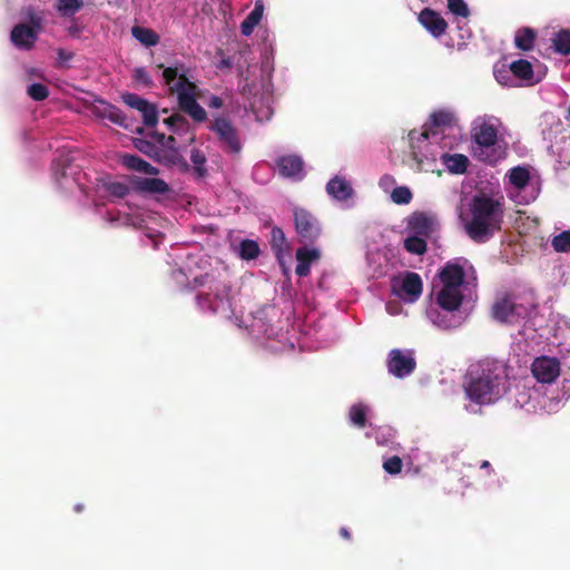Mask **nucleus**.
Returning <instances> with one entry per match:
<instances>
[{
	"mask_svg": "<svg viewBox=\"0 0 570 570\" xmlns=\"http://www.w3.org/2000/svg\"><path fill=\"white\" fill-rule=\"evenodd\" d=\"M121 164L130 170L139 171L146 175L156 176L159 169L137 155L125 154L121 156Z\"/></svg>",
	"mask_w": 570,
	"mask_h": 570,
	"instance_id": "24",
	"label": "nucleus"
},
{
	"mask_svg": "<svg viewBox=\"0 0 570 570\" xmlns=\"http://www.w3.org/2000/svg\"><path fill=\"white\" fill-rule=\"evenodd\" d=\"M261 250L258 243L252 239H244L239 245V256L243 259L250 261L258 257Z\"/></svg>",
	"mask_w": 570,
	"mask_h": 570,
	"instance_id": "37",
	"label": "nucleus"
},
{
	"mask_svg": "<svg viewBox=\"0 0 570 570\" xmlns=\"http://www.w3.org/2000/svg\"><path fill=\"white\" fill-rule=\"evenodd\" d=\"M419 22L435 38L441 37L448 29V22L433 9L424 8L417 17Z\"/></svg>",
	"mask_w": 570,
	"mask_h": 570,
	"instance_id": "15",
	"label": "nucleus"
},
{
	"mask_svg": "<svg viewBox=\"0 0 570 570\" xmlns=\"http://www.w3.org/2000/svg\"><path fill=\"white\" fill-rule=\"evenodd\" d=\"M122 100L127 106H129L130 108L137 109L138 111L141 108H146V106H147V100L139 97L136 94H125L122 96Z\"/></svg>",
	"mask_w": 570,
	"mask_h": 570,
	"instance_id": "47",
	"label": "nucleus"
},
{
	"mask_svg": "<svg viewBox=\"0 0 570 570\" xmlns=\"http://www.w3.org/2000/svg\"><path fill=\"white\" fill-rule=\"evenodd\" d=\"M422 289L423 283L420 275L414 272H407L402 279L400 288H394V292L397 296L414 302L421 296Z\"/></svg>",
	"mask_w": 570,
	"mask_h": 570,
	"instance_id": "16",
	"label": "nucleus"
},
{
	"mask_svg": "<svg viewBox=\"0 0 570 570\" xmlns=\"http://www.w3.org/2000/svg\"><path fill=\"white\" fill-rule=\"evenodd\" d=\"M409 139L411 145V156L416 164V169L424 173H435L440 176L442 170L438 168L436 154L423 153V148H429L435 142L432 140L417 141L415 129L410 131Z\"/></svg>",
	"mask_w": 570,
	"mask_h": 570,
	"instance_id": "9",
	"label": "nucleus"
},
{
	"mask_svg": "<svg viewBox=\"0 0 570 570\" xmlns=\"http://www.w3.org/2000/svg\"><path fill=\"white\" fill-rule=\"evenodd\" d=\"M276 164L279 174L291 178H299L304 166L303 159L297 155L281 156Z\"/></svg>",
	"mask_w": 570,
	"mask_h": 570,
	"instance_id": "20",
	"label": "nucleus"
},
{
	"mask_svg": "<svg viewBox=\"0 0 570 570\" xmlns=\"http://www.w3.org/2000/svg\"><path fill=\"white\" fill-rule=\"evenodd\" d=\"M554 52L569 56L570 55V29H561L551 38Z\"/></svg>",
	"mask_w": 570,
	"mask_h": 570,
	"instance_id": "31",
	"label": "nucleus"
},
{
	"mask_svg": "<svg viewBox=\"0 0 570 570\" xmlns=\"http://www.w3.org/2000/svg\"><path fill=\"white\" fill-rule=\"evenodd\" d=\"M435 302L442 309L454 312L462 305L463 293L459 287L441 285L435 293Z\"/></svg>",
	"mask_w": 570,
	"mask_h": 570,
	"instance_id": "14",
	"label": "nucleus"
},
{
	"mask_svg": "<svg viewBox=\"0 0 570 570\" xmlns=\"http://www.w3.org/2000/svg\"><path fill=\"white\" fill-rule=\"evenodd\" d=\"M131 183L141 193L164 195L169 191L168 184L160 178L134 177Z\"/></svg>",
	"mask_w": 570,
	"mask_h": 570,
	"instance_id": "22",
	"label": "nucleus"
},
{
	"mask_svg": "<svg viewBox=\"0 0 570 570\" xmlns=\"http://www.w3.org/2000/svg\"><path fill=\"white\" fill-rule=\"evenodd\" d=\"M134 79L135 81L144 85L145 87H154V81L149 73L145 70V68H136L134 70Z\"/></svg>",
	"mask_w": 570,
	"mask_h": 570,
	"instance_id": "48",
	"label": "nucleus"
},
{
	"mask_svg": "<svg viewBox=\"0 0 570 570\" xmlns=\"http://www.w3.org/2000/svg\"><path fill=\"white\" fill-rule=\"evenodd\" d=\"M208 106L210 108H220L223 107V99L218 96H212L208 101Z\"/></svg>",
	"mask_w": 570,
	"mask_h": 570,
	"instance_id": "54",
	"label": "nucleus"
},
{
	"mask_svg": "<svg viewBox=\"0 0 570 570\" xmlns=\"http://www.w3.org/2000/svg\"><path fill=\"white\" fill-rule=\"evenodd\" d=\"M551 245L558 253L570 252V230H564L556 235L551 240Z\"/></svg>",
	"mask_w": 570,
	"mask_h": 570,
	"instance_id": "40",
	"label": "nucleus"
},
{
	"mask_svg": "<svg viewBox=\"0 0 570 570\" xmlns=\"http://www.w3.org/2000/svg\"><path fill=\"white\" fill-rule=\"evenodd\" d=\"M81 32H82V27L76 22L71 23L68 27V33L73 38H78Z\"/></svg>",
	"mask_w": 570,
	"mask_h": 570,
	"instance_id": "52",
	"label": "nucleus"
},
{
	"mask_svg": "<svg viewBox=\"0 0 570 570\" xmlns=\"http://www.w3.org/2000/svg\"><path fill=\"white\" fill-rule=\"evenodd\" d=\"M135 147L139 151H141L142 154H145L146 156L150 157L151 159L161 165L177 166L184 171H187L189 169L188 163L178 150H167L166 148L160 149L155 144L145 139H137L135 142Z\"/></svg>",
	"mask_w": 570,
	"mask_h": 570,
	"instance_id": "8",
	"label": "nucleus"
},
{
	"mask_svg": "<svg viewBox=\"0 0 570 570\" xmlns=\"http://www.w3.org/2000/svg\"><path fill=\"white\" fill-rule=\"evenodd\" d=\"M424 238L425 237L415 234L413 236L406 237L404 239L405 250L414 255H423L428 249Z\"/></svg>",
	"mask_w": 570,
	"mask_h": 570,
	"instance_id": "35",
	"label": "nucleus"
},
{
	"mask_svg": "<svg viewBox=\"0 0 570 570\" xmlns=\"http://www.w3.org/2000/svg\"><path fill=\"white\" fill-rule=\"evenodd\" d=\"M448 8L458 17L466 18L470 13L466 3L463 0H448Z\"/></svg>",
	"mask_w": 570,
	"mask_h": 570,
	"instance_id": "46",
	"label": "nucleus"
},
{
	"mask_svg": "<svg viewBox=\"0 0 570 570\" xmlns=\"http://www.w3.org/2000/svg\"><path fill=\"white\" fill-rule=\"evenodd\" d=\"M441 285L454 286L461 288L464 283V268L455 263L448 262L438 274Z\"/></svg>",
	"mask_w": 570,
	"mask_h": 570,
	"instance_id": "18",
	"label": "nucleus"
},
{
	"mask_svg": "<svg viewBox=\"0 0 570 570\" xmlns=\"http://www.w3.org/2000/svg\"><path fill=\"white\" fill-rule=\"evenodd\" d=\"M413 194L406 186L395 187L391 193V199L397 205H407L411 203Z\"/></svg>",
	"mask_w": 570,
	"mask_h": 570,
	"instance_id": "38",
	"label": "nucleus"
},
{
	"mask_svg": "<svg viewBox=\"0 0 570 570\" xmlns=\"http://www.w3.org/2000/svg\"><path fill=\"white\" fill-rule=\"evenodd\" d=\"M271 246L278 261L288 252V244L282 228L273 227L271 230Z\"/></svg>",
	"mask_w": 570,
	"mask_h": 570,
	"instance_id": "26",
	"label": "nucleus"
},
{
	"mask_svg": "<svg viewBox=\"0 0 570 570\" xmlns=\"http://www.w3.org/2000/svg\"><path fill=\"white\" fill-rule=\"evenodd\" d=\"M403 462L400 456L393 455L384 461L383 469L386 473L395 475L402 470Z\"/></svg>",
	"mask_w": 570,
	"mask_h": 570,
	"instance_id": "45",
	"label": "nucleus"
},
{
	"mask_svg": "<svg viewBox=\"0 0 570 570\" xmlns=\"http://www.w3.org/2000/svg\"><path fill=\"white\" fill-rule=\"evenodd\" d=\"M535 304L532 296L523 297L513 293H505L498 297L491 308V316L499 323L518 325L530 316Z\"/></svg>",
	"mask_w": 570,
	"mask_h": 570,
	"instance_id": "5",
	"label": "nucleus"
},
{
	"mask_svg": "<svg viewBox=\"0 0 570 570\" xmlns=\"http://www.w3.org/2000/svg\"><path fill=\"white\" fill-rule=\"evenodd\" d=\"M509 181L517 189H523L530 181V173L527 168L517 166L510 170Z\"/></svg>",
	"mask_w": 570,
	"mask_h": 570,
	"instance_id": "33",
	"label": "nucleus"
},
{
	"mask_svg": "<svg viewBox=\"0 0 570 570\" xmlns=\"http://www.w3.org/2000/svg\"><path fill=\"white\" fill-rule=\"evenodd\" d=\"M264 6L261 1H256L254 9L240 23V31L244 36L252 35L254 28L259 23L263 17Z\"/></svg>",
	"mask_w": 570,
	"mask_h": 570,
	"instance_id": "27",
	"label": "nucleus"
},
{
	"mask_svg": "<svg viewBox=\"0 0 570 570\" xmlns=\"http://www.w3.org/2000/svg\"><path fill=\"white\" fill-rule=\"evenodd\" d=\"M73 509H75L76 512L79 513V512H81L85 509V507H83V504L78 503V504L75 505Z\"/></svg>",
	"mask_w": 570,
	"mask_h": 570,
	"instance_id": "59",
	"label": "nucleus"
},
{
	"mask_svg": "<svg viewBox=\"0 0 570 570\" xmlns=\"http://www.w3.org/2000/svg\"><path fill=\"white\" fill-rule=\"evenodd\" d=\"M157 68L163 69L164 82L168 87V92L176 95L179 110L188 115L196 122L205 121L207 112L197 102L199 88L194 81L189 80V68L179 61L169 67L159 63Z\"/></svg>",
	"mask_w": 570,
	"mask_h": 570,
	"instance_id": "4",
	"label": "nucleus"
},
{
	"mask_svg": "<svg viewBox=\"0 0 570 570\" xmlns=\"http://www.w3.org/2000/svg\"><path fill=\"white\" fill-rule=\"evenodd\" d=\"M535 39V30L529 27H523L517 31L514 45L518 49L522 51H529L533 48Z\"/></svg>",
	"mask_w": 570,
	"mask_h": 570,
	"instance_id": "28",
	"label": "nucleus"
},
{
	"mask_svg": "<svg viewBox=\"0 0 570 570\" xmlns=\"http://www.w3.org/2000/svg\"><path fill=\"white\" fill-rule=\"evenodd\" d=\"M340 534L345 539V540H350L351 539V533L350 531L346 529V528H341L340 529Z\"/></svg>",
	"mask_w": 570,
	"mask_h": 570,
	"instance_id": "57",
	"label": "nucleus"
},
{
	"mask_svg": "<svg viewBox=\"0 0 570 570\" xmlns=\"http://www.w3.org/2000/svg\"><path fill=\"white\" fill-rule=\"evenodd\" d=\"M27 92L29 97L36 101L45 100L49 96L48 88L45 85L38 82L31 83L28 87Z\"/></svg>",
	"mask_w": 570,
	"mask_h": 570,
	"instance_id": "44",
	"label": "nucleus"
},
{
	"mask_svg": "<svg viewBox=\"0 0 570 570\" xmlns=\"http://www.w3.org/2000/svg\"><path fill=\"white\" fill-rule=\"evenodd\" d=\"M83 7L82 0H57V10L63 17L75 16Z\"/></svg>",
	"mask_w": 570,
	"mask_h": 570,
	"instance_id": "36",
	"label": "nucleus"
},
{
	"mask_svg": "<svg viewBox=\"0 0 570 570\" xmlns=\"http://www.w3.org/2000/svg\"><path fill=\"white\" fill-rule=\"evenodd\" d=\"M293 217L299 243L313 245L322 235V225L318 218L303 207H295Z\"/></svg>",
	"mask_w": 570,
	"mask_h": 570,
	"instance_id": "7",
	"label": "nucleus"
},
{
	"mask_svg": "<svg viewBox=\"0 0 570 570\" xmlns=\"http://www.w3.org/2000/svg\"><path fill=\"white\" fill-rule=\"evenodd\" d=\"M31 22L33 27L27 23H18L11 30L10 40L17 48L30 50L35 47L41 26L39 19L32 18Z\"/></svg>",
	"mask_w": 570,
	"mask_h": 570,
	"instance_id": "12",
	"label": "nucleus"
},
{
	"mask_svg": "<svg viewBox=\"0 0 570 570\" xmlns=\"http://www.w3.org/2000/svg\"><path fill=\"white\" fill-rule=\"evenodd\" d=\"M508 390V374L500 362L483 360L469 367L464 381V391L470 401L476 404L494 403Z\"/></svg>",
	"mask_w": 570,
	"mask_h": 570,
	"instance_id": "2",
	"label": "nucleus"
},
{
	"mask_svg": "<svg viewBox=\"0 0 570 570\" xmlns=\"http://www.w3.org/2000/svg\"><path fill=\"white\" fill-rule=\"evenodd\" d=\"M105 189L117 198H124L129 194V187L122 181H109L104 184Z\"/></svg>",
	"mask_w": 570,
	"mask_h": 570,
	"instance_id": "43",
	"label": "nucleus"
},
{
	"mask_svg": "<svg viewBox=\"0 0 570 570\" xmlns=\"http://www.w3.org/2000/svg\"><path fill=\"white\" fill-rule=\"evenodd\" d=\"M510 70L517 78L528 81L530 83H534L533 68H532L531 62H529L528 60L519 59V60L513 61L510 65Z\"/></svg>",
	"mask_w": 570,
	"mask_h": 570,
	"instance_id": "30",
	"label": "nucleus"
},
{
	"mask_svg": "<svg viewBox=\"0 0 570 570\" xmlns=\"http://www.w3.org/2000/svg\"><path fill=\"white\" fill-rule=\"evenodd\" d=\"M57 56H58L60 61L67 62V61H69V60H71L73 58V52L67 51V50H65L62 48H59L57 50Z\"/></svg>",
	"mask_w": 570,
	"mask_h": 570,
	"instance_id": "50",
	"label": "nucleus"
},
{
	"mask_svg": "<svg viewBox=\"0 0 570 570\" xmlns=\"http://www.w3.org/2000/svg\"><path fill=\"white\" fill-rule=\"evenodd\" d=\"M473 138L479 146L489 148L497 144L498 130L495 126L489 122H482L474 128Z\"/></svg>",
	"mask_w": 570,
	"mask_h": 570,
	"instance_id": "23",
	"label": "nucleus"
},
{
	"mask_svg": "<svg viewBox=\"0 0 570 570\" xmlns=\"http://www.w3.org/2000/svg\"><path fill=\"white\" fill-rule=\"evenodd\" d=\"M208 128L217 135L219 142L228 153L238 154L242 150L238 131L230 120L225 117H217Z\"/></svg>",
	"mask_w": 570,
	"mask_h": 570,
	"instance_id": "10",
	"label": "nucleus"
},
{
	"mask_svg": "<svg viewBox=\"0 0 570 570\" xmlns=\"http://www.w3.org/2000/svg\"><path fill=\"white\" fill-rule=\"evenodd\" d=\"M233 67V61L230 58H224L220 60L218 68L219 69H230Z\"/></svg>",
	"mask_w": 570,
	"mask_h": 570,
	"instance_id": "55",
	"label": "nucleus"
},
{
	"mask_svg": "<svg viewBox=\"0 0 570 570\" xmlns=\"http://www.w3.org/2000/svg\"><path fill=\"white\" fill-rule=\"evenodd\" d=\"M386 365L390 374L397 379H403L414 372L416 361L412 351L394 348L389 353Z\"/></svg>",
	"mask_w": 570,
	"mask_h": 570,
	"instance_id": "11",
	"label": "nucleus"
},
{
	"mask_svg": "<svg viewBox=\"0 0 570 570\" xmlns=\"http://www.w3.org/2000/svg\"><path fill=\"white\" fill-rule=\"evenodd\" d=\"M436 226V219L422 212L413 213L407 220V227L415 235L430 237Z\"/></svg>",
	"mask_w": 570,
	"mask_h": 570,
	"instance_id": "17",
	"label": "nucleus"
},
{
	"mask_svg": "<svg viewBox=\"0 0 570 570\" xmlns=\"http://www.w3.org/2000/svg\"><path fill=\"white\" fill-rule=\"evenodd\" d=\"M194 141H195V135L191 132V136H190V138H189V142L191 144V142H194Z\"/></svg>",
	"mask_w": 570,
	"mask_h": 570,
	"instance_id": "60",
	"label": "nucleus"
},
{
	"mask_svg": "<svg viewBox=\"0 0 570 570\" xmlns=\"http://www.w3.org/2000/svg\"><path fill=\"white\" fill-rule=\"evenodd\" d=\"M326 191L338 202L347 200L354 194L350 181L340 176H335L326 184Z\"/></svg>",
	"mask_w": 570,
	"mask_h": 570,
	"instance_id": "21",
	"label": "nucleus"
},
{
	"mask_svg": "<svg viewBox=\"0 0 570 570\" xmlns=\"http://www.w3.org/2000/svg\"><path fill=\"white\" fill-rule=\"evenodd\" d=\"M366 414H367V406L362 403L353 404L348 410V419L350 422L358 428L364 429L366 426Z\"/></svg>",
	"mask_w": 570,
	"mask_h": 570,
	"instance_id": "32",
	"label": "nucleus"
},
{
	"mask_svg": "<svg viewBox=\"0 0 570 570\" xmlns=\"http://www.w3.org/2000/svg\"><path fill=\"white\" fill-rule=\"evenodd\" d=\"M190 160L193 163L194 171L198 177H205L207 174L206 157L199 149H193L190 154Z\"/></svg>",
	"mask_w": 570,
	"mask_h": 570,
	"instance_id": "39",
	"label": "nucleus"
},
{
	"mask_svg": "<svg viewBox=\"0 0 570 570\" xmlns=\"http://www.w3.org/2000/svg\"><path fill=\"white\" fill-rule=\"evenodd\" d=\"M480 468L481 469H491V464L489 461H482V463L480 464Z\"/></svg>",
	"mask_w": 570,
	"mask_h": 570,
	"instance_id": "58",
	"label": "nucleus"
},
{
	"mask_svg": "<svg viewBox=\"0 0 570 570\" xmlns=\"http://www.w3.org/2000/svg\"><path fill=\"white\" fill-rule=\"evenodd\" d=\"M180 120L181 122H177V125H175V127L171 129L173 132L177 134V135H180L183 132H189L190 131V126H189V122L187 121V119L180 115Z\"/></svg>",
	"mask_w": 570,
	"mask_h": 570,
	"instance_id": "49",
	"label": "nucleus"
},
{
	"mask_svg": "<svg viewBox=\"0 0 570 570\" xmlns=\"http://www.w3.org/2000/svg\"><path fill=\"white\" fill-rule=\"evenodd\" d=\"M321 257V252L313 247L309 248L307 245H304L296 250V259L297 265L295 268L296 275L299 277H305L311 272V265L313 262L317 261Z\"/></svg>",
	"mask_w": 570,
	"mask_h": 570,
	"instance_id": "19",
	"label": "nucleus"
},
{
	"mask_svg": "<svg viewBox=\"0 0 570 570\" xmlns=\"http://www.w3.org/2000/svg\"><path fill=\"white\" fill-rule=\"evenodd\" d=\"M531 372L538 382L550 384L560 375V362L556 357H537L531 365Z\"/></svg>",
	"mask_w": 570,
	"mask_h": 570,
	"instance_id": "13",
	"label": "nucleus"
},
{
	"mask_svg": "<svg viewBox=\"0 0 570 570\" xmlns=\"http://www.w3.org/2000/svg\"><path fill=\"white\" fill-rule=\"evenodd\" d=\"M181 122L180 120V114H174L170 117L164 119V124L167 125V127L171 130L177 122Z\"/></svg>",
	"mask_w": 570,
	"mask_h": 570,
	"instance_id": "51",
	"label": "nucleus"
},
{
	"mask_svg": "<svg viewBox=\"0 0 570 570\" xmlns=\"http://www.w3.org/2000/svg\"><path fill=\"white\" fill-rule=\"evenodd\" d=\"M455 128H458V118L453 111L448 109L435 110L431 114L422 130H416L417 141L432 140L435 144H442L443 148L448 147L449 144L443 141L445 134L446 131H453Z\"/></svg>",
	"mask_w": 570,
	"mask_h": 570,
	"instance_id": "6",
	"label": "nucleus"
},
{
	"mask_svg": "<svg viewBox=\"0 0 570 570\" xmlns=\"http://www.w3.org/2000/svg\"><path fill=\"white\" fill-rule=\"evenodd\" d=\"M101 116L110 120L111 122L120 126H122L125 121V116L122 111L119 108L107 104L105 105L101 111Z\"/></svg>",
	"mask_w": 570,
	"mask_h": 570,
	"instance_id": "41",
	"label": "nucleus"
},
{
	"mask_svg": "<svg viewBox=\"0 0 570 570\" xmlns=\"http://www.w3.org/2000/svg\"><path fill=\"white\" fill-rule=\"evenodd\" d=\"M440 158L443 165L452 174H463L466 171L469 165V158L462 154L450 155L448 153H441Z\"/></svg>",
	"mask_w": 570,
	"mask_h": 570,
	"instance_id": "25",
	"label": "nucleus"
},
{
	"mask_svg": "<svg viewBox=\"0 0 570 570\" xmlns=\"http://www.w3.org/2000/svg\"><path fill=\"white\" fill-rule=\"evenodd\" d=\"M504 217L503 202L487 194H476L460 215L465 234L482 244L501 230Z\"/></svg>",
	"mask_w": 570,
	"mask_h": 570,
	"instance_id": "1",
	"label": "nucleus"
},
{
	"mask_svg": "<svg viewBox=\"0 0 570 570\" xmlns=\"http://www.w3.org/2000/svg\"><path fill=\"white\" fill-rule=\"evenodd\" d=\"M153 137H155L157 139V141L163 145V142L166 140L167 136H165L164 134H160V132H154Z\"/></svg>",
	"mask_w": 570,
	"mask_h": 570,
	"instance_id": "56",
	"label": "nucleus"
},
{
	"mask_svg": "<svg viewBox=\"0 0 570 570\" xmlns=\"http://www.w3.org/2000/svg\"><path fill=\"white\" fill-rule=\"evenodd\" d=\"M163 146L167 150H178L176 147V138L174 136L166 137V140L163 142Z\"/></svg>",
	"mask_w": 570,
	"mask_h": 570,
	"instance_id": "53",
	"label": "nucleus"
},
{
	"mask_svg": "<svg viewBox=\"0 0 570 570\" xmlns=\"http://www.w3.org/2000/svg\"><path fill=\"white\" fill-rule=\"evenodd\" d=\"M71 166V159L68 156H61L52 161V175L58 184H61L63 178L68 177L67 169Z\"/></svg>",
	"mask_w": 570,
	"mask_h": 570,
	"instance_id": "34",
	"label": "nucleus"
},
{
	"mask_svg": "<svg viewBox=\"0 0 570 570\" xmlns=\"http://www.w3.org/2000/svg\"><path fill=\"white\" fill-rule=\"evenodd\" d=\"M141 112L142 121L147 127H155L158 122V111L155 105L147 101L146 108L139 110Z\"/></svg>",
	"mask_w": 570,
	"mask_h": 570,
	"instance_id": "42",
	"label": "nucleus"
},
{
	"mask_svg": "<svg viewBox=\"0 0 570 570\" xmlns=\"http://www.w3.org/2000/svg\"><path fill=\"white\" fill-rule=\"evenodd\" d=\"M132 37L146 47H153L159 43L160 37L153 29L134 26L131 28Z\"/></svg>",
	"mask_w": 570,
	"mask_h": 570,
	"instance_id": "29",
	"label": "nucleus"
},
{
	"mask_svg": "<svg viewBox=\"0 0 570 570\" xmlns=\"http://www.w3.org/2000/svg\"><path fill=\"white\" fill-rule=\"evenodd\" d=\"M187 289L196 291L195 304L202 313L220 314L229 317L233 314L232 285L218 272H207L195 276L187 284Z\"/></svg>",
	"mask_w": 570,
	"mask_h": 570,
	"instance_id": "3",
	"label": "nucleus"
}]
</instances>
